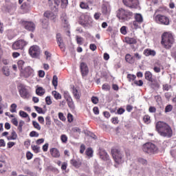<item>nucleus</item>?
<instances>
[{
    "instance_id": "1",
    "label": "nucleus",
    "mask_w": 176,
    "mask_h": 176,
    "mask_svg": "<svg viewBox=\"0 0 176 176\" xmlns=\"http://www.w3.org/2000/svg\"><path fill=\"white\" fill-rule=\"evenodd\" d=\"M155 130L161 137L171 138L173 137V129L167 123L159 121L156 123Z\"/></svg>"
},
{
    "instance_id": "2",
    "label": "nucleus",
    "mask_w": 176,
    "mask_h": 176,
    "mask_svg": "<svg viewBox=\"0 0 176 176\" xmlns=\"http://www.w3.org/2000/svg\"><path fill=\"white\" fill-rule=\"evenodd\" d=\"M161 44L165 49H171L174 44V36L170 32H164L162 35Z\"/></svg>"
},
{
    "instance_id": "3",
    "label": "nucleus",
    "mask_w": 176,
    "mask_h": 176,
    "mask_svg": "<svg viewBox=\"0 0 176 176\" xmlns=\"http://www.w3.org/2000/svg\"><path fill=\"white\" fill-rule=\"evenodd\" d=\"M117 17L120 20L121 23L129 21L133 17V12L129 10L119 8L117 11Z\"/></svg>"
},
{
    "instance_id": "4",
    "label": "nucleus",
    "mask_w": 176,
    "mask_h": 176,
    "mask_svg": "<svg viewBox=\"0 0 176 176\" xmlns=\"http://www.w3.org/2000/svg\"><path fill=\"white\" fill-rule=\"evenodd\" d=\"M143 151L145 153H157L159 148L152 142H146L142 146Z\"/></svg>"
},
{
    "instance_id": "5",
    "label": "nucleus",
    "mask_w": 176,
    "mask_h": 176,
    "mask_svg": "<svg viewBox=\"0 0 176 176\" xmlns=\"http://www.w3.org/2000/svg\"><path fill=\"white\" fill-rule=\"evenodd\" d=\"M154 20L157 24H162V25H170V19L166 16L162 14H157L154 16Z\"/></svg>"
},
{
    "instance_id": "6",
    "label": "nucleus",
    "mask_w": 176,
    "mask_h": 176,
    "mask_svg": "<svg viewBox=\"0 0 176 176\" xmlns=\"http://www.w3.org/2000/svg\"><path fill=\"white\" fill-rule=\"evenodd\" d=\"M19 90L21 98H23V100H28V98H30V91H28L25 85L23 84L19 85Z\"/></svg>"
},
{
    "instance_id": "7",
    "label": "nucleus",
    "mask_w": 176,
    "mask_h": 176,
    "mask_svg": "<svg viewBox=\"0 0 176 176\" xmlns=\"http://www.w3.org/2000/svg\"><path fill=\"white\" fill-rule=\"evenodd\" d=\"M29 54L32 58H38L41 55V48L38 45H33L29 49Z\"/></svg>"
},
{
    "instance_id": "8",
    "label": "nucleus",
    "mask_w": 176,
    "mask_h": 176,
    "mask_svg": "<svg viewBox=\"0 0 176 176\" xmlns=\"http://www.w3.org/2000/svg\"><path fill=\"white\" fill-rule=\"evenodd\" d=\"M27 44V41L24 40H18L12 44V49L14 50H23Z\"/></svg>"
},
{
    "instance_id": "9",
    "label": "nucleus",
    "mask_w": 176,
    "mask_h": 176,
    "mask_svg": "<svg viewBox=\"0 0 176 176\" xmlns=\"http://www.w3.org/2000/svg\"><path fill=\"white\" fill-rule=\"evenodd\" d=\"M32 75H34V69L30 66L21 71V76L23 78H30Z\"/></svg>"
},
{
    "instance_id": "10",
    "label": "nucleus",
    "mask_w": 176,
    "mask_h": 176,
    "mask_svg": "<svg viewBox=\"0 0 176 176\" xmlns=\"http://www.w3.org/2000/svg\"><path fill=\"white\" fill-rule=\"evenodd\" d=\"M22 24L25 30H28V31H31L32 32H34V31H35V23H34L33 22L23 21L22 22Z\"/></svg>"
},
{
    "instance_id": "11",
    "label": "nucleus",
    "mask_w": 176,
    "mask_h": 176,
    "mask_svg": "<svg viewBox=\"0 0 176 176\" xmlns=\"http://www.w3.org/2000/svg\"><path fill=\"white\" fill-rule=\"evenodd\" d=\"M80 69L82 76H87L89 74V67H87V64L85 63V62H82L80 65Z\"/></svg>"
},
{
    "instance_id": "12",
    "label": "nucleus",
    "mask_w": 176,
    "mask_h": 176,
    "mask_svg": "<svg viewBox=\"0 0 176 176\" xmlns=\"http://www.w3.org/2000/svg\"><path fill=\"white\" fill-rule=\"evenodd\" d=\"M122 2L125 6H128L129 8L138 6V0H122Z\"/></svg>"
},
{
    "instance_id": "13",
    "label": "nucleus",
    "mask_w": 176,
    "mask_h": 176,
    "mask_svg": "<svg viewBox=\"0 0 176 176\" xmlns=\"http://www.w3.org/2000/svg\"><path fill=\"white\" fill-rule=\"evenodd\" d=\"M60 19L63 23V27L66 30H69V24H68V19H67V14H62Z\"/></svg>"
},
{
    "instance_id": "14",
    "label": "nucleus",
    "mask_w": 176,
    "mask_h": 176,
    "mask_svg": "<svg viewBox=\"0 0 176 176\" xmlns=\"http://www.w3.org/2000/svg\"><path fill=\"white\" fill-rule=\"evenodd\" d=\"M143 54L146 56V57H149V56H152L153 57H154V56H156V52L153 50L147 48L144 50Z\"/></svg>"
},
{
    "instance_id": "15",
    "label": "nucleus",
    "mask_w": 176,
    "mask_h": 176,
    "mask_svg": "<svg viewBox=\"0 0 176 176\" xmlns=\"http://www.w3.org/2000/svg\"><path fill=\"white\" fill-rule=\"evenodd\" d=\"M44 17H46V19H50V20H56V16L51 11H46L43 14Z\"/></svg>"
},
{
    "instance_id": "16",
    "label": "nucleus",
    "mask_w": 176,
    "mask_h": 176,
    "mask_svg": "<svg viewBox=\"0 0 176 176\" xmlns=\"http://www.w3.org/2000/svg\"><path fill=\"white\" fill-rule=\"evenodd\" d=\"M124 41L127 45H135L137 43V37H125Z\"/></svg>"
},
{
    "instance_id": "17",
    "label": "nucleus",
    "mask_w": 176,
    "mask_h": 176,
    "mask_svg": "<svg viewBox=\"0 0 176 176\" xmlns=\"http://www.w3.org/2000/svg\"><path fill=\"white\" fill-rule=\"evenodd\" d=\"M72 94L76 100H80V91H78V89L75 88V87H73L72 88Z\"/></svg>"
},
{
    "instance_id": "18",
    "label": "nucleus",
    "mask_w": 176,
    "mask_h": 176,
    "mask_svg": "<svg viewBox=\"0 0 176 176\" xmlns=\"http://www.w3.org/2000/svg\"><path fill=\"white\" fill-rule=\"evenodd\" d=\"M144 78L146 80H148V82H153V74H152V72L150 71H146L144 73Z\"/></svg>"
},
{
    "instance_id": "19",
    "label": "nucleus",
    "mask_w": 176,
    "mask_h": 176,
    "mask_svg": "<svg viewBox=\"0 0 176 176\" xmlns=\"http://www.w3.org/2000/svg\"><path fill=\"white\" fill-rule=\"evenodd\" d=\"M57 43L60 49H64V43L63 42V38H61V34H56Z\"/></svg>"
},
{
    "instance_id": "20",
    "label": "nucleus",
    "mask_w": 176,
    "mask_h": 176,
    "mask_svg": "<svg viewBox=\"0 0 176 176\" xmlns=\"http://www.w3.org/2000/svg\"><path fill=\"white\" fill-rule=\"evenodd\" d=\"M113 157L116 163H117V164H121V163H123V159L122 157V155H113Z\"/></svg>"
},
{
    "instance_id": "21",
    "label": "nucleus",
    "mask_w": 176,
    "mask_h": 176,
    "mask_svg": "<svg viewBox=\"0 0 176 176\" xmlns=\"http://www.w3.org/2000/svg\"><path fill=\"white\" fill-rule=\"evenodd\" d=\"M71 164H73L74 167H80V165L82 164V161L80 160H71L70 161Z\"/></svg>"
},
{
    "instance_id": "22",
    "label": "nucleus",
    "mask_w": 176,
    "mask_h": 176,
    "mask_svg": "<svg viewBox=\"0 0 176 176\" xmlns=\"http://www.w3.org/2000/svg\"><path fill=\"white\" fill-rule=\"evenodd\" d=\"M125 60L126 63H129V64H134V57L131 56L130 54H126Z\"/></svg>"
},
{
    "instance_id": "23",
    "label": "nucleus",
    "mask_w": 176,
    "mask_h": 176,
    "mask_svg": "<svg viewBox=\"0 0 176 176\" xmlns=\"http://www.w3.org/2000/svg\"><path fill=\"white\" fill-rule=\"evenodd\" d=\"M66 101L67 102L69 108H70L71 109H75V104H74V100H72V98L66 100Z\"/></svg>"
},
{
    "instance_id": "24",
    "label": "nucleus",
    "mask_w": 176,
    "mask_h": 176,
    "mask_svg": "<svg viewBox=\"0 0 176 176\" xmlns=\"http://www.w3.org/2000/svg\"><path fill=\"white\" fill-rule=\"evenodd\" d=\"M45 91L42 87H39L36 89V94L37 96H43L45 94Z\"/></svg>"
},
{
    "instance_id": "25",
    "label": "nucleus",
    "mask_w": 176,
    "mask_h": 176,
    "mask_svg": "<svg viewBox=\"0 0 176 176\" xmlns=\"http://www.w3.org/2000/svg\"><path fill=\"white\" fill-rule=\"evenodd\" d=\"M7 138L8 140H17V133H16V131H12L11 133V135L8 136Z\"/></svg>"
},
{
    "instance_id": "26",
    "label": "nucleus",
    "mask_w": 176,
    "mask_h": 176,
    "mask_svg": "<svg viewBox=\"0 0 176 176\" xmlns=\"http://www.w3.org/2000/svg\"><path fill=\"white\" fill-rule=\"evenodd\" d=\"M24 124H25V122L23 120L19 121L17 126V130L19 131V133H23V126H24Z\"/></svg>"
},
{
    "instance_id": "27",
    "label": "nucleus",
    "mask_w": 176,
    "mask_h": 176,
    "mask_svg": "<svg viewBox=\"0 0 176 176\" xmlns=\"http://www.w3.org/2000/svg\"><path fill=\"white\" fill-rule=\"evenodd\" d=\"M52 85L54 87V89H57L58 85V78L57 76H54L52 79Z\"/></svg>"
},
{
    "instance_id": "28",
    "label": "nucleus",
    "mask_w": 176,
    "mask_h": 176,
    "mask_svg": "<svg viewBox=\"0 0 176 176\" xmlns=\"http://www.w3.org/2000/svg\"><path fill=\"white\" fill-rule=\"evenodd\" d=\"M10 111L12 113H16L17 112V104H16L15 103L12 104L10 105Z\"/></svg>"
},
{
    "instance_id": "29",
    "label": "nucleus",
    "mask_w": 176,
    "mask_h": 176,
    "mask_svg": "<svg viewBox=\"0 0 176 176\" xmlns=\"http://www.w3.org/2000/svg\"><path fill=\"white\" fill-rule=\"evenodd\" d=\"M143 122L146 124H149V123H151V116H149V115L144 116V117H143Z\"/></svg>"
},
{
    "instance_id": "30",
    "label": "nucleus",
    "mask_w": 176,
    "mask_h": 176,
    "mask_svg": "<svg viewBox=\"0 0 176 176\" xmlns=\"http://www.w3.org/2000/svg\"><path fill=\"white\" fill-rule=\"evenodd\" d=\"M41 25L43 28H47L49 25V21L46 19H41Z\"/></svg>"
},
{
    "instance_id": "31",
    "label": "nucleus",
    "mask_w": 176,
    "mask_h": 176,
    "mask_svg": "<svg viewBox=\"0 0 176 176\" xmlns=\"http://www.w3.org/2000/svg\"><path fill=\"white\" fill-rule=\"evenodd\" d=\"M135 20L136 21H138V23H142V21H144V19L142 18V15H141V14H136L135 16Z\"/></svg>"
},
{
    "instance_id": "32",
    "label": "nucleus",
    "mask_w": 176,
    "mask_h": 176,
    "mask_svg": "<svg viewBox=\"0 0 176 176\" xmlns=\"http://www.w3.org/2000/svg\"><path fill=\"white\" fill-rule=\"evenodd\" d=\"M52 96H54L55 100H61V94L57 92V91H53Z\"/></svg>"
},
{
    "instance_id": "33",
    "label": "nucleus",
    "mask_w": 176,
    "mask_h": 176,
    "mask_svg": "<svg viewBox=\"0 0 176 176\" xmlns=\"http://www.w3.org/2000/svg\"><path fill=\"white\" fill-rule=\"evenodd\" d=\"M151 82V87H154L155 89H159V87H160L157 80H156L155 79H153V82Z\"/></svg>"
},
{
    "instance_id": "34",
    "label": "nucleus",
    "mask_w": 176,
    "mask_h": 176,
    "mask_svg": "<svg viewBox=\"0 0 176 176\" xmlns=\"http://www.w3.org/2000/svg\"><path fill=\"white\" fill-rule=\"evenodd\" d=\"M80 8L81 9H89V4L85 1H82L80 3Z\"/></svg>"
},
{
    "instance_id": "35",
    "label": "nucleus",
    "mask_w": 176,
    "mask_h": 176,
    "mask_svg": "<svg viewBox=\"0 0 176 176\" xmlns=\"http://www.w3.org/2000/svg\"><path fill=\"white\" fill-rule=\"evenodd\" d=\"M8 109V103H6L5 104H0V115H2V113H3V109Z\"/></svg>"
},
{
    "instance_id": "36",
    "label": "nucleus",
    "mask_w": 176,
    "mask_h": 176,
    "mask_svg": "<svg viewBox=\"0 0 176 176\" xmlns=\"http://www.w3.org/2000/svg\"><path fill=\"white\" fill-rule=\"evenodd\" d=\"M2 71L6 76H9V75H10V72H9V69L7 67H3Z\"/></svg>"
},
{
    "instance_id": "37",
    "label": "nucleus",
    "mask_w": 176,
    "mask_h": 176,
    "mask_svg": "<svg viewBox=\"0 0 176 176\" xmlns=\"http://www.w3.org/2000/svg\"><path fill=\"white\" fill-rule=\"evenodd\" d=\"M102 90L104 91H109L111 90V85L109 84H104L102 87Z\"/></svg>"
},
{
    "instance_id": "38",
    "label": "nucleus",
    "mask_w": 176,
    "mask_h": 176,
    "mask_svg": "<svg viewBox=\"0 0 176 176\" xmlns=\"http://www.w3.org/2000/svg\"><path fill=\"white\" fill-rule=\"evenodd\" d=\"M136 78H137V76H135V75H134V74H128L127 75V78L129 82H133V81L135 80Z\"/></svg>"
},
{
    "instance_id": "39",
    "label": "nucleus",
    "mask_w": 176,
    "mask_h": 176,
    "mask_svg": "<svg viewBox=\"0 0 176 176\" xmlns=\"http://www.w3.org/2000/svg\"><path fill=\"white\" fill-rule=\"evenodd\" d=\"M45 124L48 126L52 125V118H50V116L45 118Z\"/></svg>"
},
{
    "instance_id": "40",
    "label": "nucleus",
    "mask_w": 176,
    "mask_h": 176,
    "mask_svg": "<svg viewBox=\"0 0 176 176\" xmlns=\"http://www.w3.org/2000/svg\"><path fill=\"white\" fill-rule=\"evenodd\" d=\"M76 39L78 45H83V38L79 36H76Z\"/></svg>"
},
{
    "instance_id": "41",
    "label": "nucleus",
    "mask_w": 176,
    "mask_h": 176,
    "mask_svg": "<svg viewBox=\"0 0 176 176\" xmlns=\"http://www.w3.org/2000/svg\"><path fill=\"white\" fill-rule=\"evenodd\" d=\"M50 153H51V155H58V153H60V152L58 151V149H57L56 148H52L50 149Z\"/></svg>"
},
{
    "instance_id": "42",
    "label": "nucleus",
    "mask_w": 176,
    "mask_h": 176,
    "mask_svg": "<svg viewBox=\"0 0 176 176\" xmlns=\"http://www.w3.org/2000/svg\"><path fill=\"white\" fill-rule=\"evenodd\" d=\"M32 124H33L34 129H36V130H41V125L39 124V123H38V122L33 121Z\"/></svg>"
},
{
    "instance_id": "43",
    "label": "nucleus",
    "mask_w": 176,
    "mask_h": 176,
    "mask_svg": "<svg viewBox=\"0 0 176 176\" xmlns=\"http://www.w3.org/2000/svg\"><path fill=\"white\" fill-rule=\"evenodd\" d=\"M100 158L102 159V160L107 162V160H109V155H100Z\"/></svg>"
},
{
    "instance_id": "44",
    "label": "nucleus",
    "mask_w": 176,
    "mask_h": 176,
    "mask_svg": "<svg viewBox=\"0 0 176 176\" xmlns=\"http://www.w3.org/2000/svg\"><path fill=\"white\" fill-rule=\"evenodd\" d=\"M60 140L63 144H67V142L68 141V137H67L65 135H62L60 136Z\"/></svg>"
},
{
    "instance_id": "45",
    "label": "nucleus",
    "mask_w": 176,
    "mask_h": 176,
    "mask_svg": "<svg viewBox=\"0 0 176 176\" xmlns=\"http://www.w3.org/2000/svg\"><path fill=\"white\" fill-rule=\"evenodd\" d=\"M120 32H121V34H122V35H126V34H127V27L122 26L120 28Z\"/></svg>"
},
{
    "instance_id": "46",
    "label": "nucleus",
    "mask_w": 176,
    "mask_h": 176,
    "mask_svg": "<svg viewBox=\"0 0 176 176\" xmlns=\"http://www.w3.org/2000/svg\"><path fill=\"white\" fill-rule=\"evenodd\" d=\"M64 96V98L67 100H69V98H72V97H71V95H69V92L65 91L63 94Z\"/></svg>"
},
{
    "instance_id": "47",
    "label": "nucleus",
    "mask_w": 176,
    "mask_h": 176,
    "mask_svg": "<svg viewBox=\"0 0 176 176\" xmlns=\"http://www.w3.org/2000/svg\"><path fill=\"white\" fill-rule=\"evenodd\" d=\"M21 9H23V10H28V9H30V4L27 3H23L21 6Z\"/></svg>"
},
{
    "instance_id": "48",
    "label": "nucleus",
    "mask_w": 176,
    "mask_h": 176,
    "mask_svg": "<svg viewBox=\"0 0 176 176\" xmlns=\"http://www.w3.org/2000/svg\"><path fill=\"white\" fill-rule=\"evenodd\" d=\"M138 162L140 163V164H148V161L146 160H144L143 158H138Z\"/></svg>"
},
{
    "instance_id": "49",
    "label": "nucleus",
    "mask_w": 176,
    "mask_h": 176,
    "mask_svg": "<svg viewBox=\"0 0 176 176\" xmlns=\"http://www.w3.org/2000/svg\"><path fill=\"white\" fill-rule=\"evenodd\" d=\"M171 111H173V105L171 104H168L166 107H165V112H171Z\"/></svg>"
},
{
    "instance_id": "50",
    "label": "nucleus",
    "mask_w": 176,
    "mask_h": 176,
    "mask_svg": "<svg viewBox=\"0 0 176 176\" xmlns=\"http://www.w3.org/2000/svg\"><path fill=\"white\" fill-rule=\"evenodd\" d=\"M45 102H46L47 105H52L53 102L52 101V99L50 98V96H47L45 98Z\"/></svg>"
},
{
    "instance_id": "51",
    "label": "nucleus",
    "mask_w": 176,
    "mask_h": 176,
    "mask_svg": "<svg viewBox=\"0 0 176 176\" xmlns=\"http://www.w3.org/2000/svg\"><path fill=\"white\" fill-rule=\"evenodd\" d=\"M19 116H21V118H28V113L23 111H19Z\"/></svg>"
},
{
    "instance_id": "52",
    "label": "nucleus",
    "mask_w": 176,
    "mask_h": 176,
    "mask_svg": "<svg viewBox=\"0 0 176 176\" xmlns=\"http://www.w3.org/2000/svg\"><path fill=\"white\" fill-rule=\"evenodd\" d=\"M11 122L12 123V124H14V126H16V127H17V126H19V121L17 120V118H14L11 120Z\"/></svg>"
},
{
    "instance_id": "53",
    "label": "nucleus",
    "mask_w": 176,
    "mask_h": 176,
    "mask_svg": "<svg viewBox=\"0 0 176 176\" xmlns=\"http://www.w3.org/2000/svg\"><path fill=\"white\" fill-rule=\"evenodd\" d=\"M30 137H39V133L35 131H32L30 133Z\"/></svg>"
},
{
    "instance_id": "54",
    "label": "nucleus",
    "mask_w": 176,
    "mask_h": 176,
    "mask_svg": "<svg viewBox=\"0 0 176 176\" xmlns=\"http://www.w3.org/2000/svg\"><path fill=\"white\" fill-rule=\"evenodd\" d=\"M34 109H36V112H38V113H43V109H42V108L38 107V106H34Z\"/></svg>"
},
{
    "instance_id": "55",
    "label": "nucleus",
    "mask_w": 176,
    "mask_h": 176,
    "mask_svg": "<svg viewBox=\"0 0 176 176\" xmlns=\"http://www.w3.org/2000/svg\"><path fill=\"white\" fill-rule=\"evenodd\" d=\"M58 118L62 122H65L66 120L65 116H64L63 113H58Z\"/></svg>"
},
{
    "instance_id": "56",
    "label": "nucleus",
    "mask_w": 176,
    "mask_h": 176,
    "mask_svg": "<svg viewBox=\"0 0 176 176\" xmlns=\"http://www.w3.org/2000/svg\"><path fill=\"white\" fill-rule=\"evenodd\" d=\"M134 83L136 85V86H142L144 85L142 80H135Z\"/></svg>"
},
{
    "instance_id": "57",
    "label": "nucleus",
    "mask_w": 176,
    "mask_h": 176,
    "mask_svg": "<svg viewBox=\"0 0 176 176\" xmlns=\"http://www.w3.org/2000/svg\"><path fill=\"white\" fill-rule=\"evenodd\" d=\"M45 56L46 60H50V57H52V54L49 52V51H45Z\"/></svg>"
},
{
    "instance_id": "58",
    "label": "nucleus",
    "mask_w": 176,
    "mask_h": 176,
    "mask_svg": "<svg viewBox=\"0 0 176 176\" xmlns=\"http://www.w3.org/2000/svg\"><path fill=\"white\" fill-rule=\"evenodd\" d=\"M32 149H33L34 153H38L39 152V146H32Z\"/></svg>"
},
{
    "instance_id": "59",
    "label": "nucleus",
    "mask_w": 176,
    "mask_h": 176,
    "mask_svg": "<svg viewBox=\"0 0 176 176\" xmlns=\"http://www.w3.org/2000/svg\"><path fill=\"white\" fill-rule=\"evenodd\" d=\"M112 123L113 124H119V118L118 117H114L112 118Z\"/></svg>"
},
{
    "instance_id": "60",
    "label": "nucleus",
    "mask_w": 176,
    "mask_h": 176,
    "mask_svg": "<svg viewBox=\"0 0 176 176\" xmlns=\"http://www.w3.org/2000/svg\"><path fill=\"white\" fill-rule=\"evenodd\" d=\"M18 67H19V68H23V66L24 65V64H25V62H24V60H19L18 61Z\"/></svg>"
},
{
    "instance_id": "61",
    "label": "nucleus",
    "mask_w": 176,
    "mask_h": 176,
    "mask_svg": "<svg viewBox=\"0 0 176 176\" xmlns=\"http://www.w3.org/2000/svg\"><path fill=\"white\" fill-rule=\"evenodd\" d=\"M91 101L93 104H98V98L96 96H92Z\"/></svg>"
},
{
    "instance_id": "62",
    "label": "nucleus",
    "mask_w": 176,
    "mask_h": 176,
    "mask_svg": "<svg viewBox=\"0 0 176 176\" xmlns=\"http://www.w3.org/2000/svg\"><path fill=\"white\" fill-rule=\"evenodd\" d=\"M134 57L136 60H141V58H142V56L139 54L138 52L134 54Z\"/></svg>"
},
{
    "instance_id": "63",
    "label": "nucleus",
    "mask_w": 176,
    "mask_h": 176,
    "mask_svg": "<svg viewBox=\"0 0 176 176\" xmlns=\"http://www.w3.org/2000/svg\"><path fill=\"white\" fill-rule=\"evenodd\" d=\"M148 111L151 113H155V112H156V107H150L149 109H148Z\"/></svg>"
},
{
    "instance_id": "64",
    "label": "nucleus",
    "mask_w": 176,
    "mask_h": 176,
    "mask_svg": "<svg viewBox=\"0 0 176 176\" xmlns=\"http://www.w3.org/2000/svg\"><path fill=\"white\" fill-rule=\"evenodd\" d=\"M86 155H93V148H88L86 150Z\"/></svg>"
}]
</instances>
